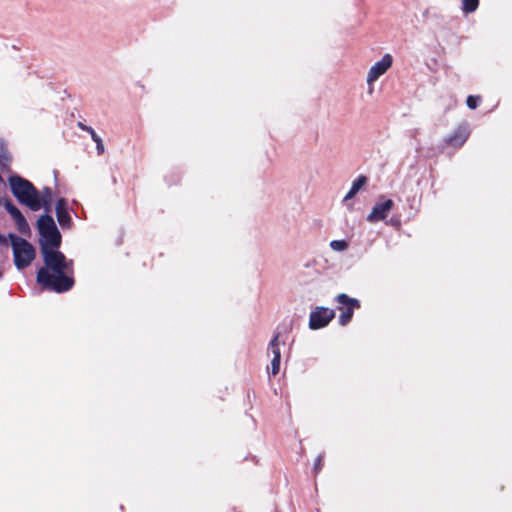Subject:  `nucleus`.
I'll list each match as a JSON object with an SVG mask.
<instances>
[{"label": "nucleus", "mask_w": 512, "mask_h": 512, "mask_svg": "<svg viewBox=\"0 0 512 512\" xmlns=\"http://www.w3.org/2000/svg\"><path fill=\"white\" fill-rule=\"evenodd\" d=\"M44 267L37 272V282L44 288L61 293L69 290L73 279L68 275L72 269V262L68 261L59 248L41 251Z\"/></svg>", "instance_id": "nucleus-1"}, {"label": "nucleus", "mask_w": 512, "mask_h": 512, "mask_svg": "<svg viewBox=\"0 0 512 512\" xmlns=\"http://www.w3.org/2000/svg\"><path fill=\"white\" fill-rule=\"evenodd\" d=\"M39 232L40 250L59 248L61 245V234L55 224L54 219L48 215H42L37 221Z\"/></svg>", "instance_id": "nucleus-2"}, {"label": "nucleus", "mask_w": 512, "mask_h": 512, "mask_svg": "<svg viewBox=\"0 0 512 512\" xmlns=\"http://www.w3.org/2000/svg\"><path fill=\"white\" fill-rule=\"evenodd\" d=\"M15 266L21 270L28 267L36 257L34 246L27 240L14 234H9Z\"/></svg>", "instance_id": "nucleus-4"}, {"label": "nucleus", "mask_w": 512, "mask_h": 512, "mask_svg": "<svg viewBox=\"0 0 512 512\" xmlns=\"http://www.w3.org/2000/svg\"><path fill=\"white\" fill-rule=\"evenodd\" d=\"M9 184L13 195L21 204L26 205L32 211L39 210V204L35 201L37 189L31 182L18 175H13L9 177Z\"/></svg>", "instance_id": "nucleus-3"}, {"label": "nucleus", "mask_w": 512, "mask_h": 512, "mask_svg": "<svg viewBox=\"0 0 512 512\" xmlns=\"http://www.w3.org/2000/svg\"><path fill=\"white\" fill-rule=\"evenodd\" d=\"M78 127H79L81 130L88 132L89 134L94 130L92 127L87 126V125L83 124L82 122H79V123H78Z\"/></svg>", "instance_id": "nucleus-21"}, {"label": "nucleus", "mask_w": 512, "mask_h": 512, "mask_svg": "<svg viewBox=\"0 0 512 512\" xmlns=\"http://www.w3.org/2000/svg\"><path fill=\"white\" fill-rule=\"evenodd\" d=\"M4 203H5V201L3 202V198H2V196L0 195V205H2V204L4 205Z\"/></svg>", "instance_id": "nucleus-25"}, {"label": "nucleus", "mask_w": 512, "mask_h": 512, "mask_svg": "<svg viewBox=\"0 0 512 512\" xmlns=\"http://www.w3.org/2000/svg\"><path fill=\"white\" fill-rule=\"evenodd\" d=\"M4 206L7 210V212L13 218L18 231L21 234H28L30 232V227H29L25 217L21 213V211L15 205H13L12 202L9 200L5 201Z\"/></svg>", "instance_id": "nucleus-8"}, {"label": "nucleus", "mask_w": 512, "mask_h": 512, "mask_svg": "<svg viewBox=\"0 0 512 512\" xmlns=\"http://www.w3.org/2000/svg\"><path fill=\"white\" fill-rule=\"evenodd\" d=\"M393 63V58L390 54H385L382 59L376 62L368 71L367 83L371 86L380 76H382Z\"/></svg>", "instance_id": "nucleus-7"}, {"label": "nucleus", "mask_w": 512, "mask_h": 512, "mask_svg": "<svg viewBox=\"0 0 512 512\" xmlns=\"http://www.w3.org/2000/svg\"><path fill=\"white\" fill-rule=\"evenodd\" d=\"M393 206L394 202L391 199L377 203L367 216V220L371 223L384 220L388 216Z\"/></svg>", "instance_id": "nucleus-9"}, {"label": "nucleus", "mask_w": 512, "mask_h": 512, "mask_svg": "<svg viewBox=\"0 0 512 512\" xmlns=\"http://www.w3.org/2000/svg\"><path fill=\"white\" fill-rule=\"evenodd\" d=\"M368 179L364 175H359L351 185L350 190L344 197V201H348L355 197V195L363 188V186L367 183Z\"/></svg>", "instance_id": "nucleus-14"}, {"label": "nucleus", "mask_w": 512, "mask_h": 512, "mask_svg": "<svg viewBox=\"0 0 512 512\" xmlns=\"http://www.w3.org/2000/svg\"><path fill=\"white\" fill-rule=\"evenodd\" d=\"M330 247L334 251L342 252L348 248V243L345 240H333L330 242Z\"/></svg>", "instance_id": "nucleus-16"}, {"label": "nucleus", "mask_w": 512, "mask_h": 512, "mask_svg": "<svg viewBox=\"0 0 512 512\" xmlns=\"http://www.w3.org/2000/svg\"><path fill=\"white\" fill-rule=\"evenodd\" d=\"M322 459H323V457L321 455H319L318 458L316 459L315 467H314L316 472H318L321 469Z\"/></svg>", "instance_id": "nucleus-22"}, {"label": "nucleus", "mask_w": 512, "mask_h": 512, "mask_svg": "<svg viewBox=\"0 0 512 512\" xmlns=\"http://www.w3.org/2000/svg\"><path fill=\"white\" fill-rule=\"evenodd\" d=\"M95 144H96V149H97L98 155H102L105 151L102 139L98 140Z\"/></svg>", "instance_id": "nucleus-20"}, {"label": "nucleus", "mask_w": 512, "mask_h": 512, "mask_svg": "<svg viewBox=\"0 0 512 512\" xmlns=\"http://www.w3.org/2000/svg\"><path fill=\"white\" fill-rule=\"evenodd\" d=\"M56 216L59 224L62 227H69L72 219L68 212V205L65 199H59L56 203Z\"/></svg>", "instance_id": "nucleus-11"}, {"label": "nucleus", "mask_w": 512, "mask_h": 512, "mask_svg": "<svg viewBox=\"0 0 512 512\" xmlns=\"http://www.w3.org/2000/svg\"><path fill=\"white\" fill-rule=\"evenodd\" d=\"M35 201L39 204V210L43 208L48 214L51 211L52 190L48 187H45L42 191L37 190Z\"/></svg>", "instance_id": "nucleus-12"}, {"label": "nucleus", "mask_w": 512, "mask_h": 512, "mask_svg": "<svg viewBox=\"0 0 512 512\" xmlns=\"http://www.w3.org/2000/svg\"><path fill=\"white\" fill-rule=\"evenodd\" d=\"M470 134L469 128L467 125L459 126L454 133L447 138V143L454 147H461L466 140L468 139Z\"/></svg>", "instance_id": "nucleus-10"}, {"label": "nucleus", "mask_w": 512, "mask_h": 512, "mask_svg": "<svg viewBox=\"0 0 512 512\" xmlns=\"http://www.w3.org/2000/svg\"><path fill=\"white\" fill-rule=\"evenodd\" d=\"M92 140L96 143L98 140H101V138L96 134V132L93 130L91 133Z\"/></svg>", "instance_id": "nucleus-23"}, {"label": "nucleus", "mask_w": 512, "mask_h": 512, "mask_svg": "<svg viewBox=\"0 0 512 512\" xmlns=\"http://www.w3.org/2000/svg\"><path fill=\"white\" fill-rule=\"evenodd\" d=\"M479 102H480V97L473 96V95L468 96L467 101H466L467 106L470 109H475L478 106Z\"/></svg>", "instance_id": "nucleus-18"}, {"label": "nucleus", "mask_w": 512, "mask_h": 512, "mask_svg": "<svg viewBox=\"0 0 512 512\" xmlns=\"http://www.w3.org/2000/svg\"><path fill=\"white\" fill-rule=\"evenodd\" d=\"M280 360L281 358H273L271 361V374L276 375L280 370Z\"/></svg>", "instance_id": "nucleus-19"}, {"label": "nucleus", "mask_w": 512, "mask_h": 512, "mask_svg": "<svg viewBox=\"0 0 512 512\" xmlns=\"http://www.w3.org/2000/svg\"><path fill=\"white\" fill-rule=\"evenodd\" d=\"M334 317V310L326 307H317L310 313L309 327L312 330L323 328L327 326Z\"/></svg>", "instance_id": "nucleus-6"}, {"label": "nucleus", "mask_w": 512, "mask_h": 512, "mask_svg": "<svg viewBox=\"0 0 512 512\" xmlns=\"http://www.w3.org/2000/svg\"><path fill=\"white\" fill-rule=\"evenodd\" d=\"M479 5V0H462V9L465 13L474 12Z\"/></svg>", "instance_id": "nucleus-15"}, {"label": "nucleus", "mask_w": 512, "mask_h": 512, "mask_svg": "<svg viewBox=\"0 0 512 512\" xmlns=\"http://www.w3.org/2000/svg\"><path fill=\"white\" fill-rule=\"evenodd\" d=\"M92 140L96 143L98 140H101V138L96 134V132L93 130L91 133Z\"/></svg>", "instance_id": "nucleus-24"}, {"label": "nucleus", "mask_w": 512, "mask_h": 512, "mask_svg": "<svg viewBox=\"0 0 512 512\" xmlns=\"http://www.w3.org/2000/svg\"><path fill=\"white\" fill-rule=\"evenodd\" d=\"M10 161L8 153L4 147V143L0 141V165H7Z\"/></svg>", "instance_id": "nucleus-17"}, {"label": "nucleus", "mask_w": 512, "mask_h": 512, "mask_svg": "<svg viewBox=\"0 0 512 512\" xmlns=\"http://www.w3.org/2000/svg\"><path fill=\"white\" fill-rule=\"evenodd\" d=\"M284 344L285 340L282 339L281 333L277 331L268 346V351L272 353L273 358H281L280 346Z\"/></svg>", "instance_id": "nucleus-13"}, {"label": "nucleus", "mask_w": 512, "mask_h": 512, "mask_svg": "<svg viewBox=\"0 0 512 512\" xmlns=\"http://www.w3.org/2000/svg\"><path fill=\"white\" fill-rule=\"evenodd\" d=\"M336 300L340 304L338 309L342 311L339 316V323L340 325L345 326L352 319L354 310L360 307V303L357 299L351 298L344 293L339 294L336 297Z\"/></svg>", "instance_id": "nucleus-5"}]
</instances>
